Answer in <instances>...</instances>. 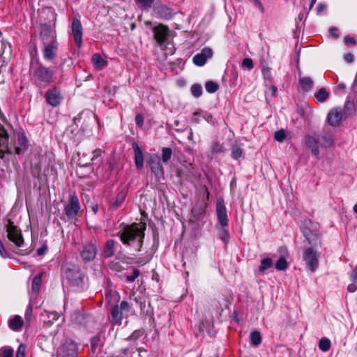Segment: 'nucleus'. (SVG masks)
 Segmentation results:
<instances>
[{
    "label": "nucleus",
    "instance_id": "nucleus-1",
    "mask_svg": "<svg viewBox=\"0 0 357 357\" xmlns=\"http://www.w3.org/2000/svg\"><path fill=\"white\" fill-rule=\"evenodd\" d=\"M146 229V223H132L121 227L115 236L119 238L125 246L132 248L135 252H140Z\"/></svg>",
    "mask_w": 357,
    "mask_h": 357
},
{
    "label": "nucleus",
    "instance_id": "nucleus-2",
    "mask_svg": "<svg viewBox=\"0 0 357 357\" xmlns=\"http://www.w3.org/2000/svg\"><path fill=\"white\" fill-rule=\"evenodd\" d=\"M63 213L68 220L71 222L82 216L83 211L81 210L79 199L75 195L70 196L68 203L64 206Z\"/></svg>",
    "mask_w": 357,
    "mask_h": 357
},
{
    "label": "nucleus",
    "instance_id": "nucleus-3",
    "mask_svg": "<svg viewBox=\"0 0 357 357\" xmlns=\"http://www.w3.org/2000/svg\"><path fill=\"white\" fill-rule=\"evenodd\" d=\"M78 348L77 343L70 338L63 337L60 345L56 349V357H77Z\"/></svg>",
    "mask_w": 357,
    "mask_h": 357
},
{
    "label": "nucleus",
    "instance_id": "nucleus-4",
    "mask_svg": "<svg viewBox=\"0 0 357 357\" xmlns=\"http://www.w3.org/2000/svg\"><path fill=\"white\" fill-rule=\"evenodd\" d=\"M33 78L37 85L41 83L49 84L53 82L54 71L50 70L41 63L32 67Z\"/></svg>",
    "mask_w": 357,
    "mask_h": 357
},
{
    "label": "nucleus",
    "instance_id": "nucleus-5",
    "mask_svg": "<svg viewBox=\"0 0 357 357\" xmlns=\"http://www.w3.org/2000/svg\"><path fill=\"white\" fill-rule=\"evenodd\" d=\"M131 305L127 301H123L120 305L114 304L110 309V321L112 324H121L124 317H127L126 312L131 310Z\"/></svg>",
    "mask_w": 357,
    "mask_h": 357
},
{
    "label": "nucleus",
    "instance_id": "nucleus-6",
    "mask_svg": "<svg viewBox=\"0 0 357 357\" xmlns=\"http://www.w3.org/2000/svg\"><path fill=\"white\" fill-rule=\"evenodd\" d=\"M5 227L8 240L13 242L17 247L21 248L24 244V238L21 230L14 225L13 221L10 219L6 220Z\"/></svg>",
    "mask_w": 357,
    "mask_h": 357
},
{
    "label": "nucleus",
    "instance_id": "nucleus-7",
    "mask_svg": "<svg viewBox=\"0 0 357 357\" xmlns=\"http://www.w3.org/2000/svg\"><path fill=\"white\" fill-rule=\"evenodd\" d=\"M79 252L82 261L90 262L95 259L98 252V248L92 242H85L79 248Z\"/></svg>",
    "mask_w": 357,
    "mask_h": 357
},
{
    "label": "nucleus",
    "instance_id": "nucleus-8",
    "mask_svg": "<svg viewBox=\"0 0 357 357\" xmlns=\"http://www.w3.org/2000/svg\"><path fill=\"white\" fill-rule=\"evenodd\" d=\"M63 274L71 285L77 286L83 281L84 274L77 266L72 265L67 267Z\"/></svg>",
    "mask_w": 357,
    "mask_h": 357
},
{
    "label": "nucleus",
    "instance_id": "nucleus-9",
    "mask_svg": "<svg viewBox=\"0 0 357 357\" xmlns=\"http://www.w3.org/2000/svg\"><path fill=\"white\" fill-rule=\"evenodd\" d=\"M45 98L47 103L54 107H58L63 99L61 90L57 87L48 89L45 94Z\"/></svg>",
    "mask_w": 357,
    "mask_h": 357
},
{
    "label": "nucleus",
    "instance_id": "nucleus-10",
    "mask_svg": "<svg viewBox=\"0 0 357 357\" xmlns=\"http://www.w3.org/2000/svg\"><path fill=\"white\" fill-rule=\"evenodd\" d=\"M153 38L159 46L162 45L168 39L169 29L167 25L160 24L152 29Z\"/></svg>",
    "mask_w": 357,
    "mask_h": 357
},
{
    "label": "nucleus",
    "instance_id": "nucleus-11",
    "mask_svg": "<svg viewBox=\"0 0 357 357\" xmlns=\"http://www.w3.org/2000/svg\"><path fill=\"white\" fill-rule=\"evenodd\" d=\"M303 260L308 268L314 272L319 266V259L317 254L312 248H309L305 250L303 254Z\"/></svg>",
    "mask_w": 357,
    "mask_h": 357
},
{
    "label": "nucleus",
    "instance_id": "nucleus-12",
    "mask_svg": "<svg viewBox=\"0 0 357 357\" xmlns=\"http://www.w3.org/2000/svg\"><path fill=\"white\" fill-rule=\"evenodd\" d=\"M317 137L320 141V146L322 147H331L334 143L333 134L328 126H324Z\"/></svg>",
    "mask_w": 357,
    "mask_h": 357
},
{
    "label": "nucleus",
    "instance_id": "nucleus-13",
    "mask_svg": "<svg viewBox=\"0 0 357 357\" xmlns=\"http://www.w3.org/2000/svg\"><path fill=\"white\" fill-rule=\"evenodd\" d=\"M43 54L47 61H53L56 58L59 43L53 41L48 43H43Z\"/></svg>",
    "mask_w": 357,
    "mask_h": 357
},
{
    "label": "nucleus",
    "instance_id": "nucleus-14",
    "mask_svg": "<svg viewBox=\"0 0 357 357\" xmlns=\"http://www.w3.org/2000/svg\"><path fill=\"white\" fill-rule=\"evenodd\" d=\"M71 31L73 35L75 42L78 47L82 44L83 28L79 20L74 18L71 25Z\"/></svg>",
    "mask_w": 357,
    "mask_h": 357
},
{
    "label": "nucleus",
    "instance_id": "nucleus-15",
    "mask_svg": "<svg viewBox=\"0 0 357 357\" xmlns=\"http://www.w3.org/2000/svg\"><path fill=\"white\" fill-rule=\"evenodd\" d=\"M213 56V50L210 47H204L201 52L193 56V63L197 66H203L208 59Z\"/></svg>",
    "mask_w": 357,
    "mask_h": 357
},
{
    "label": "nucleus",
    "instance_id": "nucleus-16",
    "mask_svg": "<svg viewBox=\"0 0 357 357\" xmlns=\"http://www.w3.org/2000/svg\"><path fill=\"white\" fill-rule=\"evenodd\" d=\"M40 38L43 43H48L53 41H57L55 31L48 24H44L41 26Z\"/></svg>",
    "mask_w": 357,
    "mask_h": 357
},
{
    "label": "nucleus",
    "instance_id": "nucleus-17",
    "mask_svg": "<svg viewBox=\"0 0 357 357\" xmlns=\"http://www.w3.org/2000/svg\"><path fill=\"white\" fill-rule=\"evenodd\" d=\"M305 144L311 150L313 155L319 157L320 141L318 137H316L315 136L306 135L305 136Z\"/></svg>",
    "mask_w": 357,
    "mask_h": 357
},
{
    "label": "nucleus",
    "instance_id": "nucleus-18",
    "mask_svg": "<svg viewBox=\"0 0 357 357\" xmlns=\"http://www.w3.org/2000/svg\"><path fill=\"white\" fill-rule=\"evenodd\" d=\"M128 194V190L126 187L118 189V193L114 198H113L110 203V208L112 210H116L121 207L124 202Z\"/></svg>",
    "mask_w": 357,
    "mask_h": 357
},
{
    "label": "nucleus",
    "instance_id": "nucleus-19",
    "mask_svg": "<svg viewBox=\"0 0 357 357\" xmlns=\"http://www.w3.org/2000/svg\"><path fill=\"white\" fill-rule=\"evenodd\" d=\"M342 119V112L340 108H333L327 115V121L332 126H338Z\"/></svg>",
    "mask_w": 357,
    "mask_h": 357
},
{
    "label": "nucleus",
    "instance_id": "nucleus-20",
    "mask_svg": "<svg viewBox=\"0 0 357 357\" xmlns=\"http://www.w3.org/2000/svg\"><path fill=\"white\" fill-rule=\"evenodd\" d=\"M216 213L218 219L222 227H225L228 225V217L227 214L226 207L223 201L218 202L216 204Z\"/></svg>",
    "mask_w": 357,
    "mask_h": 357
},
{
    "label": "nucleus",
    "instance_id": "nucleus-21",
    "mask_svg": "<svg viewBox=\"0 0 357 357\" xmlns=\"http://www.w3.org/2000/svg\"><path fill=\"white\" fill-rule=\"evenodd\" d=\"M153 11L157 15V17L167 20L172 17L174 13L173 10L166 5H158L153 8Z\"/></svg>",
    "mask_w": 357,
    "mask_h": 357
},
{
    "label": "nucleus",
    "instance_id": "nucleus-22",
    "mask_svg": "<svg viewBox=\"0 0 357 357\" xmlns=\"http://www.w3.org/2000/svg\"><path fill=\"white\" fill-rule=\"evenodd\" d=\"M151 172L157 176L161 177L164 174L163 167L160 162L158 156L153 155L149 161Z\"/></svg>",
    "mask_w": 357,
    "mask_h": 357
},
{
    "label": "nucleus",
    "instance_id": "nucleus-23",
    "mask_svg": "<svg viewBox=\"0 0 357 357\" xmlns=\"http://www.w3.org/2000/svg\"><path fill=\"white\" fill-rule=\"evenodd\" d=\"M135 152V163L137 169H142L144 167V156L141 148L136 144H132Z\"/></svg>",
    "mask_w": 357,
    "mask_h": 357
},
{
    "label": "nucleus",
    "instance_id": "nucleus-24",
    "mask_svg": "<svg viewBox=\"0 0 357 357\" xmlns=\"http://www.w3.org/2000/svg\"><path fill=\"white\" fill-rule=\"evenodd\" d=\"M134 301L136 303L139 305L141 312L142 314L146 316H151L152 310H151V305L149 303V306H146V299L142 296H135Z\"/></svg>",
    "mask_w": 357,
    "mask_h": 357
},
{
    "label": "nucleus",
    "instance_id": "nucleus-25",
    "mask_svg": "<svg viewBox=\"0 0 357 357\" xmlns=\"http://www.w3.org/2000/svg\"><path fill=\"white\" fill-rule=\"evenodd\" d=\"M116 241L113 239L107 240L104 245L102 253L105 258H110L114 255Z\"/></svg>",
    "mask_w": 357,
    "mask_h": 357
},
{
    "label": "nucleus",
    "instance_id": "nucleus-26",
    "mask_svg": "<svg viewBox=\"0 0 357 357\" xmlns=\"http://www.w3.org/2000/svg\"><path fill=\"white\" fill-rule=\"evenodd\" d=\"M24 324V321L20 315H15L8 321V326L14 331H19Z\"/></svg>",
    "mask_w": 357,
    "mask_h": 357
},
{
    "label": "nucleus",
    "instance_id": "nucleus-27",
    "mask_svg": "<svg viewBox=\"0 0 357 357\" xmlns=\"http://www.w3.org/2000/svg\"><path fill=\"white\" fill-rule=\"evenodd\" d=\"M8 144V135L4 128L0 124V149H7ZM3 151L0 150V156L3 157Z\"/></svg>",
    "mask_w": 357,
    "mask_h": 357
},
{
    "label": "nucleus",
    "instance_id": "nucleus-28",
    "mask_svg": "<svg viewBox=\"0 0 357 357\" xmlns=\"http://www.w3.org/2000/svg\"><path fill=\"white\" fill-rule=\"evenodd\" d=\"M17 142L20 146L15 147V153L19 155L27 147V139L23 133H19L17 135Z\"/></svg>",
    "mask_w": 357,
    "mask_h": 357
},
{
    "label": "nucleus",
    "instance_id": "nucleus-29",
    "mask_svg": "<svg viewBox=\"0 0 357 357\" xmlns=\"http://www.w3.org/2000/svg\"><path fill=\"white\" fill-rule=\"evenodd\" d=\"M298 81L302 89L305 91H308L313 87V81L310 77L299 76Z\"/></svg>",
    "mask_w": 357,
    "mask_h": 357
},
{
    "label": "nucleus",
    "instance_id": "nucleus-30",
    "mask_svg": "<svg viewBox=\"0 0 357 357\" xmlns=\"http://www.w3.org/2000/svg\"><path fill=\"white\" fill-rule=\"evenodd\" d=\"M41 316H46L47 319H44V324L47 326H50L54 321H56L59 318V314L56 312H47L44 311L43 313L41 314Z\"/></svg>",
    "mask_w": 357,
    "mask_h": 357
},
{
    "label": "nucleus",
    "instance_id": "nucleus-31",
    "mask_svg": "<svg viewBox=\"0 0 357 357\" xmlns=\"http://www.w3.org/2000/svg\"><path fill=\"white\" fill-rule=\"evenodd\" d=\"M119 299L120 296L119 293L116 291L110 290L105 294V300L111 305L117 304V303L119 301Z\"/></svg>",
    "mask_w": 357,
    "mask_h": 357
},
{
    "label": "nucleus",
    "instance_id": "nucleus-32",
    "mask_svg": "<svg viewBox=\"0 0 357 357\" xmlns=\"http://www.w3.org/2000/svg\"><path fill=\"white\" fill-rule=\"evenodd\" d=\"M302 232L310 245H316V241L319 239L317 234L307 228L303 229Z\"/></svg>",
    "mask_w": 357,
    "mask_h": 357
},
{
    "label": "nucleus",
    "instance_id": "nucleus-33",
    "mask_svg": "<svg viewBox=\"0 0 357 357\" xmlns=\"http://www.w3.org/2000/svg\"><path fill=\"white\" fill-rule=\"evenodd\" d=\"M92 61L96 68L99 70L102 69L107 64V62L99 54H95L93 55Z\"/></svg>",
    "mask_w": 357,
    "mask_h": 357
},
{
    "label": "nucleus",
    "instance_id": "nucleus-34",
    "mask_svg": "<svg viewBox=\"0 0 357 357\" xmlns=\"http://www.w3.org/2000/svg\"><path fill=\"white\" fill-rule=\"evenodd\" d=\"M33 312V306L31 304H29L27 306L25 312H24V319H25V326L26 328L30 326L31 324L34 320V317L32 314Z\"/></svg>",
    "mask_w": 357,
    "mask_h": 357
},
{
    "label": "nucleus",
    "instance_id": "nucleus-35",
    "mask_svg": "<svg viewBox=\"0 0 357 357\" xmlns=\"http://www.w3.org/2000/svg\"><path fill=\"white\" fill-rule=\"evenodd\" d=\"M314 97L319 102H324L329 97V93L324 87H321L317 92L314 93Z\"/></svg>",
    "mask_w": 357,
    "mask_h": 357
},
{
    "label": "nucleus",
    "instance_id": "nucleus-36",
    "mask_svg": "<svg viewBox=\"0 0 357 357\" xmlns=\"http://www.w3.org/2000/svg\"><path fill=\"white\" fill-rule=\"evenodd\" d=\"M273 266V261L269 257L264 258L261 260V263L259 266L258 267V270L261 273H264L268 268H270Z\"/></svg>",
    "mask_w": 357,
    "mask_h": 357
},
{
    "label": "nucleus",
    "instance_id": "nucleus-37",
    "mask_svg": "<svg viewBox=\"0 0 357 357\" xmlns=\"http://www.w3.org/2000/svg\"><path fill=\"white\" fill-rule=\"evenodd\" d=\"M42 281L41 274L36 275L32 281V291L35 293H38L40 291V284Z\"/></svg>",
    "mask_w": 357,
    "mask_h": 357
},
{
    "label": "nucleus",
    "instance_id": "nucleus-38",
    "mask_svg": "<svg viewBox=\"0 0 357 357\" xmlns=\"http://www.w3.org/2000/svg\"><path fill=\"white\" fill-rule=\"evenodd\" d=\"M205 88L208 93H213L219 89V84L213 81H207L205 84Z\"/></svg>",
    "mask_w": 357,
    "mask_h": 357
},
{
    "label": "nucleus",
    "instance_id": "nucleus-39",
    "mask_svg": "<svg viewBox=\"0 0 357 357\" xmlns=\"http://www.w3.org/2000/svg\"><path fill=\"white\" fill-rule=\"evenodd\" d=\"M275 267L278 271H284L288 268V263L284 257H280L276 261Z\"/></svg>",
    "mask_w": 357,
    "mask_h": 357
},
{
    "label": "nucleus",
    "instance_id": "nucleus-40",
    "mask_svg": "<svg viewBox=\"0 0 357 357\" xmlns=\"http://www.w3.org/2000/svg\"><path fill=\"white\" fill-rule=\"evenodd\" d=\"M331 341L326 337H322L319 342V348L322 351H327L331 348Z\"/></svg>",
    "mask_w": 357,
    "mask_h": 357
},
{
    "label": "nucleus",
    "instance_id": "nucleus-41",
    "mask_svg": "<svg viewBox=\"0 0 357 357\" xmlns=\"http://www.w3.org/2000/svg\"><path fill=\"white\" fill-rule=\"evenodd\" d=\"M172 151L170 148H162V160L163 162L167 163L172 158Z\"/></svg>",
    "mask_w": 357,
    "mask_h": 357
},
{
    "label": "nucleus",
    "instance_id": "nucleus-42",
    "mask_svg": "<svg viewBox=\"0 0 357 357\" xmlns=\"http://www.w3.org/2000/svg\"><path fill=\"white\" fill-rule=\"evenodd\" d=\"M243 154V150L237 144H235L232 146L231 147V157L235 159L238 160L241 157Z\"/></svg>",
    "mask_w": 357,
    "mask_h": 357
},
{
    "label": "nucleus",
    "instance_id": "nucleus-43",
    "mask_svg": "<svg viewBox=\"0 0 357 357\" xmlns=\"http://www.w3.org/2000/svg\"><path fill=\"white\" fill-rule=\"evenodd\" d=\"M102 342L100 336H93L91 339V350L95 352L96 349L100 347Z\"/></svg>",
    "mask_w": 357,
    "mask_h": 357
},
{
    "label": "nucleus",
    "instance_id": "nucleus-44",
    "mask_svg": "<svg viewBox=\"0 0 357 357\" xmlns=\"http://www.w3.org/2000/svg\"><path fill=\"white\" fill-rule=\"evenodd\" d=\"M190 91H191L192 94L195 98H199L202 94V87L199 84H195L192 85V86L190 88Z\"/></svg>",
    "mask_w": 357,
    "mask_h": 357
},
{
    "label": "nucleus",
    "instance_id": "nucleus-45",
    "mask_svg": "<svg viewBox=\"0 0 357 357\" xmlns=\"http://www.w3.org/2000/svg\"><path fill=\"white\" fill-rule=\"evenodd\" d=\"M344 113L349 116L354 113L355 112V105L354 103L351 101H346L344 105Z\"/></svg>",
    "mask_w": 357,
    "mask_h": 357
},
{
    "label": "nucleus",
    "instance_id": "nucleus-46",
    "mask_svg": "<svg viewBox=\"0 0 357 357\" xmlns=\"http://www.w3.org/2000/svg\"><path fill=\"white\" fill-rule=\"evenodd\" d=\"M140 275V271L139 269L134 268L132 269V275H127L126 274L124 277L126 278V280L130 282H134Z\"/></svg>",
    "mask_w": 357,
    "mask_h": 357
},
{
    "label": "nucleus",
    "instance_id": "nucleus-47",
    "mask_svg": "<svg viewBox=\"0 0 357 357\" xmlns=\"http://www.w3.org/2000/svg\"><path fill=\"white\" fill-rule=\"evenodd\" d=\"M286 137L285 131L283 129L276 131L274 134V139L279 142H282Z\"/></svg>",
    "mask_w": 357,
    "mask_h": 357
},
{
    "label": "nucleus",
    "instance_id": "nucleus-48",
    "mask_svg": "<svg viewBox=\"0 0 357 357\" xmlns=\"http://www.w3.org/2000/svg\"><path fill=\"white\" fill-rule=\"evenodd\" d=\"M13 349L9 347L3 348L0 350V357H13Z\"/></svg>",
    "mask_w": 357,
    "mask_h": 357
},
{
    "label": "nucleus",
    "instance_id": "nucleus-49",
    "mask_svg": "<svg viewBox=\"0 0 357 357\" xmlns=\"http://www.w3.org/2000/svg\"><path fill=\"white\" fill-rule=\"evenodd\" d=\"M242 67L252 70L254 67L253 61L250 58H245L242 61Z\"/></svg>",
    "mask_w": 357,
    "mask_h": 357
},
{
    "label": "nucleus",
    "instance_id": "nucleus-50",
    "mask_svg": "<svg viewBox=\"0 0 357 357\" xmlns=\"http://www.w3.org/2000/svg\"><path fill=\"white\" fill-rule=\"evenodd\" d=\"M211 151L214 153H218L223 151L222 146L218 142H214L211 146Z\"/></svg>",
    "mask_w": 357,
    "mask_h": 357
},
{
    "label": "nucleus",
    "instance_id": "nucleus-51",
    "mask_svg": "<svg viewBox=\"0 0 357 357\" xmlns=\"http://www.w3.org/2000/svg\"><path fill=\"white\" fill-rule=\"evenodd\" d=\"M136 3H139L145 8H151L154 0H135Z\"/></svg>",
    "mask_w": 357,
    "mask_h": 357
},
{
    "label": "nucleus",
    "instance_id": "nucleus-52",
    "mask_svg": "<svg viewBox=\"0 0 357 357\" xmlns=\"http://www.w3.org/2000/svg\"><path fill=\"white\" fill-rule=\"evenodd\" d=\"M109 268L115 271L120 272L123 270V267L119 262L111 261L109 265Z\"/></svg>",
    "mask_w": 357,
    "mask_h": 357
},
{
    "label": "nucleus",
    "instance_id": "nucleus-53",
    "mask_svg": "<svg viewBox=\"0 0 357 357\" xmlns=\"http://www.w3.org/2000/svg\"><path fill=\"white\" fill-rule=\"evenodd\" d=\"M220 238L225 243L229 241V234L227 229H222V230L220 232Z\"/></svg>",
    "mask_w": 357,
    "mask_h": 357
},
{
    "label": "nucleus",
    "instance_id": "nucleus-54",
    "mask_svg": "<svg viewBox=\"0 0 357 357\" xmlns=\"http://www.w3.org/2000/svg\"><path fill=\"white\" fill-rule=\"evenodd\" d=\"M26 346L21 344L17 349L15 357H25Z\"/></svg>",
    "mask_w": 357,
    "mask_h": 357
},
{
    "label": "nucleus",
    "instance_id": "nucleus-55",
    "mask_svg": "<svg viewBox=\"0 0 357 357\" xmlns=\"http://www.w3.org/2000/svg\"><path fill=\"white\" fill-rule=\"evenodd\" d=\"M262 74L264 79H271V68L269 67H263L262 68Z\"/></svg>",
    "mask_w": 357,
    "mask_h": 357
},
{
    "label": "nucleus",
    "instance_id": "nucleus-56",
    "mask_svg": "<svg viewBox=\"0 0 357 357\" xmlns=\"http://www.w3.org/2000/svg\"><path fill=\"white\" fill-rule=\"evenodd\" d=\"M84 317L80 313L75 314V321L80 325H85L86 322L84 321Z\"/></svg>",
    "mask_w": 357,
    "mask_h": 357
},
{
    "label": "nucleus",
    "instance_id": "nucleus-57",
    "mask_svg": "<svg viewBox=\"0 0 357 357\" xmlns=\"http://www.w3.org/2000/svg\"><path fill=\"white\" fill-rule=\"evenodd\" d=\"M261 341V336H250V342L255 347L259 346Z\"/></svg>",
    "mask_w": 357,
    "mask_h": 357
},
{
    "label": "nucleus",
    "instance_id": "nucleus-58",
    "mask_svg": "<svg viewBox=\"0 0 357 357\" xmlns=\"http://www.w3.org/2000/svg\"><path fill=\"white\" fill-rule=\"evenodd\" d=\"M351 282L354 283H357V265L355 268L351 271L349 274Z\"/></svg>",
    "mask_w": 357,
    "mask_h": 357
},
{
    "label": "nucleus",
    "instance_id": "nucleus-59",
    "mask_svg": "<svg viewBox=\"0 0 357 357\" xmlns=\"http://www.w3.org/2000/svg\"><path fill=\"white\" fill-rule=\"evenodd\" d=\"M135 123L138 126L142 127L143 123H144V116H143V115L141 114H137L135 116Z\"/></svg>",
    "mask_w": 357,
    "mask_h": 357
},
{
    "label": "nucleus",
    "instance_id": "nucleus-60",
    "mask_svg": "<svg viewBox=\"0 0 357 357\" xmlns=\"http://www.w3.org/2000/svg\"><path fill=\"white\" fill-rule=\"evenodd\" d=\"M41 167L39 163L36 164L35 167L32 169V174L34 177H39Z\"/></svg>",
    "mask_w": 357,
    "mask_h": 357
},
{
    "label": "nucleus",
    "instance_id": "nucleus-61",
    "mask_svg": "<svg viewBox=\"0 0 357 357\" xmlns=\"http://www.w3.org/2000/svg\"><path fill=\"white\" fill-rule=\"evenodd\" d=\"M329 33L333 38L335 39L339 38L338 29L335 26H332L330 28Z\"/></svg>",
    "mask_w": 357,
    "mask_h": 357
},
{
    "label": "nucleus",
    "instance_id": "nucleus-62",
    "mask_svg": "<svg viewBox=\"0 0 357 357\" xmlns=\"http://www.w3.org/2000/svg\"><path fill=\"white\" fill-rule=\"evenodd\" d=\"M0 255L3 258H6L8 257L7 250H6L1 240L0 239Z\"/></svg>",
    "mask_w": 357,
    "mask_h": 357
},
{
    "label": "nucleus",
    "instance_id": "nucleus-63",
    "mask_svg": "<svg viewBox=\"0 0 357 357\" xmlns=\"http://www.w3.org/2000/svg\"><path fill=\"white\" fill-rule=\"evenodd\" d=\"M102 154V151L100 149H96L93 151V157L91 158V161H95L97 160L98 157H100Z\"/></svg>",
    "mask_w": 357,
    "mask_h": 357
},
{
    "label": "nucleus",
    "instance_id": "nucleus-64",
    "mask_svg": "<svg viewBox=\"0 0 357 357\" xmlns=\"http://www.w3.org/2000/svg\"><path fill=\"white\" fill-rule=\"evenodd\" d=\"M344 43L346 45H355L356 44V41L355 38L354 37H351L349 36H346L344 38Z\"/></svg>",
    "mask_w": 357,
    "mask_h": 357
}]
</instances>
